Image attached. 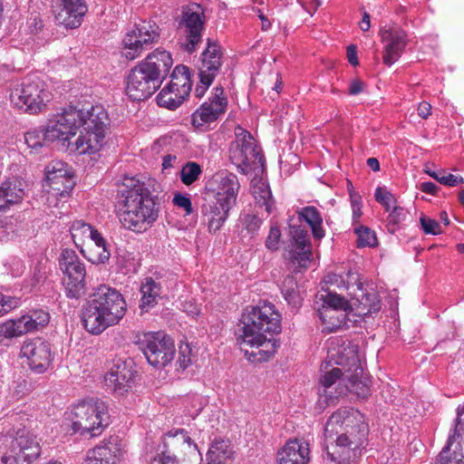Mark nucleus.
I'll return each instance as SVG.
<instances>
[{
  "instance_id": "1",
  "label": "nucleus",
  "mask_w": 464,
  "mask_h": 464,
  "mask_svg": "<svg viewBox=\"0 0 464 464\" xmlns=\"http://www.w3.org/2000/svg\"><path fill=\"white\" fill-rule=\"evenodd\" d=\"M367 435L368 425L359 411L339 409L324 427V464H356Z\"/></svg>"
},
{
  "instance_id": "2",
  "label": "nucleus",
  "mask_w": 464,
  "mask_h": 464,
  "mask_svg": "<svg viewBox=\"0 0 464 464\" xmlns=\"http://www.w3.org/2000/svg\"><path fill=\"white\" fill-rule=\"evenodd\" d=\"M117 204L122 226L135 233L151 228L160 213L159 192L134 177H125L118 188Z\"/></svg>"
},
{
  "instance_id": "3",
  "label": "nucleus",
  "mask_w": 464,
  "mask_h": 464,
  "mask_svg": "<svg viewBox=\"0 0 464 464\" xmlns=\"http://www.w3.org/2000/svg\"><path fill=\"white\" fill-rule=\"evenodd\" d=\"M126 310L123 295L115 288L101 285L82 304L81 319L87 332L100 334L108 327L118 324Z\"/></svg>"
},
{
  "instance_id": "4",
  "label": "nucleus",
  "mask_w": 464,
  "mask_h": 464,
  "mask_svg": "<svg viewBox=\"0 0 464 464\" xmlns=\"http://www.w3.org/2000/svg\"><path fill=\"white\" fill-rule=\"evenodd\" d=\"M173 59L162 49H156L129 71L126 93L132 101H144L152 96L167 78Z\"/></svg>"
},
{
  "instance_id": "5",
  "label": "nucleus",
  "mask_w": 464,
  "mask_h": 464,
  "mask_svg": "<svg viewBox=\"0 0 464 464\" xmlns=\"http://www.w3.org/2000/svg\"><path fill=\"white\" fill-rule=\"evenodd\" d=\"M111 119L102 106H92L87 111H82L81 117L80 136L72 144V150L79 154H94L101 150L104 144V139Z\"/></svg>"
},
{
  "instance_id": "6",
  "label": "nucleus",
  "mask_w": 464,
  "mask_h": 464,
  "mask_svg": "<svg viewBox=\"0 0 464 464\" xmlns=\"http://www.w3.org/2000/svg\"><path fill=\"white\" fill-rule=\"evenodd\" d=\"M110 423L105 403L101 400L87 399L75 404L71 412V429L73 433L92 438L101 435Z\"/></svg>"
},
{
  "instance_id": "7",
  "label": "nucleus",
  "mask_w": 464,
  "mask_h": 464,
  "mask_svg": "<svg viewBox=\"0 0 464 464\" xmlns=\"http://www.w3.org/2000/svg\"><path fill=\"white\" fill-rule=\"evenodd\" d=\"M39 455V442L27 430L0 435V464H30Z\"/></svg>"
},
{
  "instance_id": "8",
  "label": "nucleus",
  "mask_w": 464,
  "mask_h": 464,
  "mask_svg": "<svg viewBox=\"0 0 464 464\" xmlns=\"http://www.w3.org/2000/svg\"><path fill=\"white\" fill-rule=\"evenodd\" d=\"M241 334L239 338L243 342L254 340L253 334L262 332L270 336L281 333V315L271 303H264L262 305L252 306L241 316Z\"/></svg>"
},
{
  "instance_id": "9",
  "label": "nucleus",
  "mask_w": 464,
  "mask_h": 464,
  "mask_svg": "<svg viewBox=\"0 0 464 464\" xmlns=\"http://www.w3.org/2000/svg\"><path fill=\"white\" fill-rule=\"evenodd\" d=\"M49 101L50 92L44 81L36 75L25 77L10 93L14 107L30 114L41 112Z\"/></svg>"
},
{
  "instance_id": "10",
  "label": "nucleus",
  "mask_w": 464,
  "mask_h": 464,
  "mask_svg": "<svg viewBox=\"0 0 464 464\" xmlns=\"http://www.w3.org/2000/svg\"><path fill=\"white\" fill-rule=\"evenodd\" d=\"M135 343L142 351L148 362L155 368L165 367L174 358V343L163 332L140 334L136 336Z\"/></svg>"
},
{
  "instance_id": "11",
  "label": "nucleus",
  "mask_w": 464,
  "mask_h": 464,
  "mask_svg": "<svg viewBox=\"0 0 464 464\" xmlns=\"http://www.w3.org/2000/svg\"><path fill=\"white\" fill-rule=\"evenodd\" d=\"M229 159L242 174H248L265 161L253 136L241 127L236 129V140L230 144Z\"/></svg>"
},
{
  "instance_id": "12",
  "label": "nucleus",
  "mask_w": 464,
  "mask_h": 464,
  "mask_svg": "<svg viewBox=\"0 0 464 464\" xmlns=\"http://www.w3.org/2000/svg\"><path fill=\"white\" fill-rule=\"evenodd\" d=\"M199 5L183 6L178 18V30L181 34L180 48L188 53H194L202 41L205 15Z\"/></svg>"
},
{
  "instance_id": "13",
  "label": "nucleus",
  "mask_w": 464,
  "mask_h": 464,
  "mask_svg": "<svg viewBox=\"0 0 464 464\" xmlns=\"http://www.w3.org/2000/svg\"><path fill=\"white\" fill-rule=\"evenodd\" d=\"M60 269L65 275L63 285L68 298L79 299L86 293V270L83 262L72 249H63L59 258Z\"/></svg>"
},
{
  "instance_id": "14",
  "label": "nucleus",
  "mask_w": 464,
  "mask_h": 464,
  "mask_svg": "<svg viewBox=\"0 0 464 464\" xmlns=\"http://www.w3.org/2000/svg\"><path fill=\"white\" fill-rule=\"evenodd\" d=\"M159 39V25L154 21H142L125 34L121 53L127 60H134L150 45L158 43Z\"/></svg>"
},
{
  "instance_id": "15",
  "label": "nucleus",
  "mask_w": 464,
  "mask_h": 464,
  "mask_svg": "<svg viewBox=\"0 0 464 464\" xmlns=\"http://www.w3.org/2000/svg\"><path fill=\"white\" fill-rule=\"evenodd\" d=\"M163 448L161 453L158 454L150 464H179L181 456L198 451V445L184 429L167 432L163 437Z\"/></svg>"
},
{
  "instance_id": "16",
  "label": "nucleus",
  "mask_w": 464,
  "mask_h": 464,
  "mask_svg": "<svg viewBox=\"0 0 464 464\" xmlns=\"http://www.w3.org/2000/svg\"><path fill=\"white\" fill-rule=\"evenodd\" d=\"M171 77V82L159 92L157 103L160 107L175 110L188 96L191 81L188 67L183 65L176 66Z\"/></svg>"
},
{
  "instance_id": "17",
  "label": "nucleus",
  "mask_w": 464,
  "mask_h": 464,
  "mask_svg": "<svg viewBox=\"0 0 464 464\" xmlns=\"http://www.w3.org/2000/svg\"><path fill=\"white\" fill-rule=\"evenodd\" d=\"M227 99L224 95L222 86H216L208 101L203 102L191 115V124L202 128L206 124L216 121L226 112Z\"/></svg>"
},
{
  "instance_id": "18",
  "label": "nucleus",
  "mask_w": 464,
  "mask_h": 464,
  "mask_svg": "<svg viewBox=\"0 0 464 464\" xmlns=\"http://www.w3.org/2000/svg\"><path fill=\"white\" fill-rule=\"evenodd\" d=\"M82 111L70 107L55 115L47 126V137L51 141L56 140H69L81 126Z\"/></svg>"
},
{
  "instance_id": "19",
  "label": "nucleus",
  "mask_w": 464,
  "mask_h": 464,
  "mask_svg": "<svg viewBox=\"0 0 464 464\" xmlns=\"http://www.w3.org/2000/svg\"><path fill=\"white\" fill-rule=\"evenodd\" d=\"M50 315L43 310L34 311L31 314L23 315L17 320H9L0 324V342L5 338L18 337L37 330L49 323Z\"/></svg>"
},
{
  "instance_id": "20",
  "label": "nucleus",
  "mask_w": 464,
  "mask_h": 464,
  "mask_svg": "<svg viewBox=\"0 0 464 464\" xmlns=\"http://www.w3.org/2000/svg\"><path fill=\"white\" fill-rule=\"evenodd\" d=\"M52 8L57 24L67 29L78 28L88 12L86 0H53Z\"/></svg>"
},
{
  "instance_id": "21",
  "label": "nucleus",
  "mask_w": 464,
  "mask_h": 464,
  "mask_svg": "<svg viewBox=\"0 0 464 464\" xmlns=\"http://www.w3.org/2000/svg\"><path fill=\"white\" fill-rule=\"evenodd\" d=\"M239 180L234 173L224 171L213 176L208 182L207 194L232 207L237 202Z\"/></svg>"
},
{
  "instance_id": "22",
  "label": "nucleus",
  "mask_w": 464,
  "mask_h": 464,
  "mask_svg": "<svg viewBox=\"0 0 464 464\" xmlns=\"http://www.w3.org/2000/svg\"><path fill=\"white\" fill-rule=\"evenodd\" d=\"M382 43H385L383 63L391 66L403 53L408 44L407 34L399 27L382 28L380 31Z\"/></svg>"
},
{
  "instance_id": "23",
  "label": "nucleus",
  "mask_w": 464,
  "mask_h": 464,
  "mask_svg": "<svg viewBox=\"0 0 464 464\" xmlns=\"http://www.w3.org/2000/svg\"><path fill=\"white\" fill-rule=\"evenodd\" d=\"M21 354L26 357L32 370L44 372L51 363L50 344L40 338L25 341L21 347Z\"/></svg>"
},
{
  "instance_id": "24",
  "label": "nucleus",
  "mask_w": 464,
  "mask_h": 464,
  "mask_svg": "<svg viewBox=\"0 0 464 464\" xmlns=\"http://www.w3.org/2000/svg\"><path fill=\"white\" fill-rule=\"evenodd\" d=\"M233 208L234 207L206 194L204 203L201 207V214L210 233L215 234L220 230Z\"/></svg>"
},
{
  "instance_id": "25",
  "label": "nucleus",
  "mask_w": 464,
  "mask_h": 464,
  "mask_svg": "<svg viewBox=\"0 0 464 464\" xmlns=\"http://www.w3.org/2000/svg\"><path fill=\"white\" fill-rule=\"evenodd\" d=\"M253 338L252 341L243 342L238 336L237 343L241 350L245 351L246 355L249 354L257 361H267L276 353L279 347V342L274 336L267 337V334H262V332L254 334Z\"/></svg>"
},
{
  "instance_id": "26",
  "label": "nucleus",
  "mask_w": 464,
  "mask_h": 464,
  "mask_svg": "<svg viewBox=\"0 0 464 464\" xmlns=\"http://www.w3.org/2000/svg\"><path fill=\"white\" fill-rule=\"evenodd\" d=\"M133 377L131 366L124 361L117 360L104 376V383L107 389L122 395L131 388Z\"/></svg>"
},
{
  "instance_id": "27",
  "label": "nucleus",
  "mask_w": 464,
  "mask_h": 464,
  "mask_svg": "<svg viewBox=\"0 0 464 464\" xmlns=\"http://www.w3.org/2000/svg\"><path fill=\"white\" fill-rule=\"evenodd\" d=\"M309 461V445L302 440H289L277 452V464H308Z\"/></svg>"
},
{
  "instance_id": "28",
  "label": "nucleus",
  "mask_w": 464,
  "mask_h": 464,
  "mask_svg": "<svg viewBox=\"0 0 464 464\" xmlns=\"http://www.w3.org/2000/svg\"><path fill=\"white\" fill-rule=\"evenodd\" d=\"M46 186L51 190H60L56 186L58 181L64 182L65 189H72L75 185L72 168L63 161L53 160L45 167Z\"/></svg>"
},
{
  "instance_id": "29",
  "label": "nucleus",
  "mask_w": 464,
  "mask_h": 464,
  "mask_svg": "<svg viewBox=\"0 0 464 464\" xmlns=\"http://www.w3.org/2000/svg\"><path fill=\"white\" fill-rule=\"evenodd\" d=\"M353 309L359 316L377 313L381 309L379 295L374 290L366 291L360 283L352 298V310Z\"/></svg>"
},
{
  "instance_id": "30",
  "label": "nucleus",
  "mask_w": 464,
  "mask_h": 464,
  "mask_svg": "<svg viewBox=\"0 0 464 464\" xmlns=\"http://www.w3.org/2000/svg\"><path fill=\"white\" fill-rule=\"evenodd\" d=\"M222 57L223 53L220 45L218 42L208 38V45L201 53V64L198 68L199 73L215 79L222 66Z\"/></svg>"
},
{
  "instance_id": "31",
  "label": "nucleus",
  "mask_w": 464,
  "mask_h": 464,
  "mask_svg": "<svg viewBox=\"0 0 464 464\" xmlns=\"http://www.w3.org/2000/svg\"><path fill=\"white\" fill-rule=\"evenodd\" d=\"M353 365L355 366L354 374L347 376L348 383L343 387H339L338 395H344L347 392H353L361 398H366L369 395L370 389L366 378L359 377V373L362 372V369L358 365V357L356 354L352 356Z\"/></svg>"
},
{
  "instance_id": "32",
  "label": "nucleus",
  "mask_w": 464,
  "mask_h": 464,
  "mask_svg": "<svg viewBox=\"0 0 464 464\" xmlns=\"http://www.w3.org/2000/svg\"><path fill=\"white\" fill-rule=\"evenodd\" d=\"M343 375L340 368H333L320 378V383L323 386V392L327 404L334 403V400L340 396L338 395L339 387H343L342 382L344 381V379H342ZM320 395L323 396V393L320 392Z\"/></svg>"
},
{
  "instance_id": "33",
  "label": "nucleus",
  "mask_w": 464,
  "mask_h": 464,
  "mask_svg": "<svg viewBox=\"0 0 464 464\" xmlns=\"http://www.w3.org/2000/svg\"><path fill=\"white\" fill-rule=\"evenodd\" d=\"M318 315L323 324L324 333H334L346 326L347 312L338 311L331 307L318 308Z\"/></svg>"
},
{
  "instance_id": "34",
  "label": "nucleus",
  "mask_w": 464,
  "mask_h": 464,
  "mask_svg": "<svg viewBox=\"0 0 464 464\" xmlns=\"http://www.w3.org/2000/svg\"><path fill=\"white\" fill-rule=\"evenodd\" d=\"M160 283L152 277H146L140 285L141 299L140 308L142 312H148L158 304L161 294Z\"/></svg>"
},
{
  "instance_id": "35",
  "label": "nucleus",
  "mask_w": 464,
  "mask_h": 464,
  "mask_svg": "<svg viewBox=\"0 0 464 464\" xmlns=\"http://www.w3.org/2000/svg\"><path fill=\"white\" fill-rule=\"evenodd\" d=\"M233 456L234 450L229 440L219 439L211 443L207 459L217 464H231Z\"/></svg>"
},
{
  "instance_id": "36",
  "label": "nucleus",
  "mask_w": 464,
  "mask_h": 464,
  "mask_svg": "<svg viewBox=\"0 0 464 464\" xmlns=\"http://www.w3.org/2000/svg\"><path fill=\"white\" fill-rule=\"evenodd\" d=\"M24 191L20 180H7L0 186V210L18 203L24 197Z\"/></svg>"
},
{
  "instance_id": "37",
  "label": "nucleus",
  "mask_w": 464,
  "mask_h": 464,
  "mask_svg": "<svg viewBox=\"0 0 464 464\" xmlns=\"http://www.w3.org/2000/svg\"><path fill=\"white\" fill-rule=\"evenodd\" d=\"M299 216L309 225L315 239H322L324 237V230L322 227L323 218L315 207L308 206L303 208L299 212Z\"/></svg>"
},
{
  "instance_id": "38",
  "label": "nucleus",
  "mask_w": 464,
  "mask_h": 464,
  "mask_svg": "<svg viewBox=\"0 0 464 464\" xmlns=\"http://www.w3.org/2000/svg\"><path fill=\"white\" fill-rule=\"evenodd\" d=\"M281 293L293 309H298L302 305V297L298 289L296 279L293 276L285 277L282 285Z\"/></svg>"
},
{
  "instance_id": "39",
  "label": "nucleus",
  "mask_w": 464,
  "mask_h": 464,
  "mask_svg": "<svg viewBox=\"0 0 464 464\" xmlns=\"http://www.w3.org/2000/svg\"><path fill=\"white\" fill-rule=\"evenodd\" d=\"M252 194L256 203L260 207L265 206L266 211L267 214H270L275 201L269 185L262 180H258L253 185Z\"/></svg>"
},
{
  "instance_id": "40",
  "label": "nucleus",
  "mask_w": 464,
  "mask_h": 464,
  "mask_svg": "<svg viewBox=\"0 0 464 464\" xmlns=\"http://www.w3.org/2000/svg\"><path fill=\"white\" fill-rule=\"evenodd\" d=\"M320 299L323 301L322 307H331L343 312L352 310V303H349L344 297L335 293L329 292L325 295H321Z\"/></svg>"
},
{
  "instance_id": "41",
  "label": "nucleus",
  "mask_w": 464,
  "mask_h": 464,
  "mask_svg": "<svg viewBox=\"0 0 464 464\" xmlns=\"http://www.w3.org/2000/svg\"><path fill=\"white\" fill-rule=\"evenodd\" d=\"M452 441L448 440L447 444L443 447L438 457L436 458L435 464H463V455L457 450L451 451Z\"/></svg>"
},
{
  "instance_id": "42",
  "label": "nucleus",
  "mask_w": 464,
  "mask_h": 464,
  "mask_svg": "<svg viewBox=\"0 0 464 464\" xmlns=\"http://www.w3.org/2000/svg\"><path fill=\"white\" fill-rule=\"evenodd\" d=\"M202 173L201 166L194 161H188L181 169L180 179L183 184L189 186L197 181Z\"/></svg>"
},
{
  "instance_id": "43",
  "label": "nucleus",
  "mask_w": 464,
  "mask_h": 464,
  "mask_svg": "<svg viewBox=\"0 0 464 464\" xmlns=\"http://www.w3.org/2000/svg\"><path fill=\"white\" fill-rule=\"evenodd\" d=\"M357 235V247H374L378 244V240L374 231L368 227L359 226L354 228Z\"/></svg>"
},
{
  "instance_id": "44",
  "label": "nucleus",
  "mask_w": 464,
  "mask_h": 464,
  "mask_svg": "<svg viewBox=\"0 0 464 464\" xmlns=\"http://www.w3.org/2000/svg\"><path fill=\"white\" fill-rule=\"evenodd\" d=\"M47 128L45 130L43 129H34L28 130L24 134L25 143L29 148L37 150L42 148L44 141H51L47 137Z\"/></svg>"
},
{
  "instance_id": "45",
  "label": "nucleus",
  "mask_w": 464,
  "mask_h": 464,
  "mask_svg": "<svg viewBox=\"0 0 464 464\" xmlns=\"http://www.w3.org/2000/svg\"><path fill=\"white\" fill-rule=\"evenodd\" d=\"M92 228L93 227L91 225L82 220L74 221L71 227L70 231L75 245L79 246L80 243L84 242L85 238H89Z\"/></svg>"
},
{
  "instance_id": "46",
  "label": "nucleus",
  "mask_w": 464,
  "mask_h": 464,
  "mask_svg": "<svg viewBox=\"0 0 464 464\" xmlns=\"http://www.w3.org/2000/svg\"><path fill=\"white\" fill-rule=\"evenodd\" d=\"M243 227L250 234H255L262 224V219L254 213L245 212L240 216Z\"/></svg>"
},
{
  "instance_id": "47",
  "label": "nucleus",
  "mask_w": 464,
  "mask_h": 464,
  "mask_svg": "<svg viewBox=\"0 0 464 464\" xmlns=\"http://www.w3.org/2000/svg\"><path fill=\"white\" fill-rule=\"evenodd\" d=\"M89 238H91L95 243L97 247L102 249V252L99 253L100 261L105 262L109 260L111 253L107 249L106 240L103 238L102 234L98 230L92 228Z\"/></svg>"
},
{
  "instance_id": "48",
  "label": "nucleus",
  "mask_w": 464,
  "mask_h": 464,
  "mask_svg": "<svg viewBox=\"0 0 464 464\" xmlns=\"http://www.w3.org/2000/svg\"><path fill=\"white\" fill-rule=\"evenodd\" d=\"M291 235L295 242L297 249H304V246H310L308 233L299 227H291Z\"/></svg>"
},
{
  "instance_id": "49",
  "label": "nucleus",
  "mask_w": 464,
  "mask_h": 464,
  "mask_svg": "<svg viewBox=\"0 0 464 464\" xmlns=\"http://www.w3.org/2000/svg\"><path fill=\"white\" fill-rule=\"evenodd\" d=\"M310 246H304V249L290 253V259L293 265L297 264L298 267H306V263L310 259Z\"/></svg>"
},
{
  "instance_id": "50",
  "label": "nucleus",
  "mask_w": 464,
  "mask_h": 464,
  "mask_svg": "<svg viewBox=\"0 0 464 464\" xmlns=\"http://www.w3.org/2000/svg\"><path fill=\"white\" fill-rule=\"evenodd\" d=\"M89 459H93L94 464H108L111 456V450L106 446H97L90 453Z\"/></svg>"
},
{
  "instance_id": "51",
  "label": "nucleus",
  "mask_w": 464,
  "mask_h": 464,
  "mask_svg": "<svg viewBox=\"0 0 464 464\" xmlns=\"http://www.w3.org/2000/svg\"><path fill=\"white\" fill-rule=\"evenodd\" d=\"M377 202L381 203L387 211L392 208V204L395 201L393 195L386 188L378 187L374 194Z\"/></svg>"
},
{
  "instance_id": "52",
  "label": "nucleus",
  "mask_w": 464,
  "mask_h": 464,
  "mask_svg": "<svg viewBox=\"0 0 464 464\" xmlns=\"http://www.w3.org/2000/svg\"><path fill=\"white\" fill-rule=\"evenodd\" d=\"M464 433V411L459 406L457 408V418L455 420L454 429L449 436V440L453 442L456 438H460Z\"/></svg>"
},
{
  "instance_id": "53",
  "label": "nucleus",
  "mask_w": 464,
  "mask_h": 464,
  "mask_svg": "<svg viewBox=\"0 0 464 464\" xmlns=\"http://www.w3.org/2000/svg\"><path fill=\"white\" fill-rule=\"evenodd\" d=\"M420 224L423 231L426 234L439 235L442 232L440 223L435 219H431L426 216H422L420 218Z\"/></svg>"
},
{
  "instance_id": "54",
  "label": "nucleus",
  "mask_w": 464,
  "mask_h": 464,
  "mask_svg": "<svg viewBox=\"0 0 464 464\" xmlns=\"http://www.w3.org/2000/svg\"><path fill=\"white\" fill-rule=\"evenodd\" d=\"M281 237V232L276 226H271L269 235L266 240V246L272 251L277 250L279 241Z\"/></svg>"
},
{
  "instance_id": "55",
  "label": "nucleus",
  "mask_w": 464,
  "mask_h": 464,
  "mask_svg": "<svg viewBox=\"0 0 464 464\" xmlns=\"http://www.w3.org/2000/svg\"><path fill=\"white\" fill-rule=\"evenodd\" d=\"M173 204L179 208H183L186 214H191L193 212L192 203L189 197L177 193L173 198Z\"/></svg>"
},
{
  "instance_id": "56",
  "label": "nucleus",
  "mask_w": 464,
  "mask_h": 464,
  "mask_svg": "<svg viewBox=\"0 0 464 464\" xmlns=\"http://www.w3.org/2000/svg\"><path fill=\"white\" fill-rule=\"evenodd\" d=\"M406 211L403 208L394 207L392 211L388 216V225L389 226H396L400 224L406 218Z\"/></svg>"
},
{
  "instance_id": "57",
  "label": "nucleus",
  "mask_w": 464,
  "mask_h": 464,
  "mask_svg": "<svg viewBox=\"0 0 464 464\" xmlns=\"http://www.w3.org/2000/svg\"><path fill=\"white\" fill-rule=\"evenodd\" d=\"M199 76V84L197 85L195 89V95L198 98H201L208 87L212 84L214 79L210 78L209 76H207L206 74L198 73Z\"/></svg>"
},
{
  "instance_id": "58",
  "label": "nucleus",
  "mask_w": 464,
  "mask_h": 464,
  "mask_svg": "<svg viewBox=\"0 0 464 464\" xmlns=\"http://www.w3.org/2000/svg\"><path fill=\"white\" fill-rule=\"evenodd\" d=\"M440 184L450 187H456L464 183V179L461 176L453 174L440 175L439 181Z\"/></svg>"
},
{
  "instance_id": "59",
  "label": "nucleus",
  "mask_w": 464,
  "mask_h": 464,
  "mask_svg": "<svg viewBox=\"0 0 464 464\" xmlns=\"http://www.w3.org/2000/svg\"><path fill=\"white\" fill-rule=\"evenodd\" d=\"M17 305V300L11 296L0 294V310L3 315Z\"/></svg>"
},
{
  "instance_id": "60",
  "label": "nucleus",
  "mask_w": 464,
  "mask_h": 464,
  "mask_svg": "<svg viewBox=\"0 0 464 464\" xmlns=\"http://www.w3.org/2000/svg\"><path fill=\"white\" fill-rule=\"evenodd\" d=\"M420 189L424 192L430 195H437L438 191L440 190V188L433 182L427 181L422 182L420 185Z\"/></svg>"
},
{
  "instance_id": "61",
  "label": "nucleus",
  "mask_w": 464,
  "mask_h": 464,
  "mask_svg": "<svg viewBox=\"0 0 464 464\" xmlns=\"http://www.w3.org/2000/svg\"><path fill=\"white\" fill-rule=\"evenodd\" d=\"M347 60L353 66H357L359 64L356 46L353 44L347 47Z\"/></svg>"
},
{
  "instance_id": "62",
  "label": "nucleus",
  "mask_w": 464,
  "mask_h": 464,
  "mask_svg": "<svg viewBox=\"0 0 464 464\" xmlns=\"http://www.w3.org/2000/svg\"><path fill=\"white\" fill-rule=\"evenodd\" d=\"M418 114L422 119H427L431 114V105L426 102H420L418 106Z\"/></svg>"
},
{
  "instance_id": "63",
  "label": "nucleus",
  "mask_w": 464,
  "mask_h": 464,
  "mask_svg": "<svg viewBox=\"0 0 464 464\" xmlns=\"http://www.w3.org/2000/svg\"><path fill=\"white\" fill-rule=\"evenodd\" d=\"M363 86H364V83L358 79L352 81V82L349 86V94H351V95L359 94L360 92H362Z\"/></svg>"
},
{
  "instance_id": "64",
  "label": "nucleus",
  "mask_w": 464,
  "mask_h": 464,
  "mask_svg": "<svg viewBox=\"0 0 464 464\" xmlns=\"http://www.w3.org/2000/svg\"><path fill=\"white\" fill-rule=\"evenodd\" d=\"M190 362H191L190 358L185 354V350H183L181 347L180 348V356L179 358V367L182 368L183 370H185L186 368L188 367Z\"/></svg>"
}]
</instances>
